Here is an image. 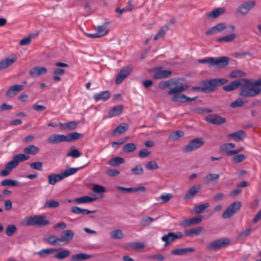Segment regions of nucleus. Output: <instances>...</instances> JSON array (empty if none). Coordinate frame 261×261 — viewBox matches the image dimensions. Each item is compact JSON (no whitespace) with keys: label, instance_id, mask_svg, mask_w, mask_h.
Here are the masks:
<instances>
[{"label":"nucleus","instance_id":"obj_40","mask_svg":"<svg viewBox=\"0 0 261 261\" xmlns=\"http://www.w3.org/2000/svg\"><path fill=\"white\" fill-rule=\"evenodd\" d=\"M38 34H30L28 37L22 39L19 42L20 45H27L29 44L31 40L37 37Z\"/></svg>","mask_w":261,"mask_h":261},{"label":"nucleus","instance_id":"obj_39","mask_svg":"<svg viewBox=\"0 0 261 261\" xmlns=\"http://www.w3.org/2000/svg\"><path fill=\"white\" fill-rule=\"evenodd\" d=\"M236 37V34H228L227 35L220 37L217 39V41L219 42H230L232 41Z\"/></svg>","mask_w":261,"mask_h":261},{"label":"nucleus","instance_id":"obj_61","mask_svg":"<svg viewBox=\"0 0 261 261\" xmlns=\"http://www.w3.org/2000/svg\"><path fill=\"white\" fill-rule=\"evenodd\" d=\"M128 247L131 249H142L144 247V245L142 243L134 242L128 245Z\"/></svg>","mask_w":261,"mask_h":261},{"label":"nucleus","instance_id":"obj_56","mask_svg":"<svg viewBox=\"0 0 261 261\" xmlns=\"http://www.w3.org/2000/svg\"><path fill=\"white\" fill-rule=\"evenodd\" d=\"M45 241L51 245H55L59 241H61L60 238H58L55 236H50L48 238L45 239Z\"/></svg>","mask_w":261,"mask_h":261},{"label":"nucleus","instance_id":"obj_42","mask_svg":"<svg viewBox=\"0 0 261 261\" xmlns=\"http://www.w3.org/2000/svg\"><path fill=\"white\" fill-rule=\"evenodd\" d=\"M82 136H83L82 134L79 133L77 132L69 133L67 136H66V142H72L77 140Z\"/></svg>","mask_w":261,"mask_h":261},{"label":"nucleus","instance_id":"obj_58","mask_svg":"<svg viewBox=\"0 0 261 261\" xmlns=\"http://www.w3.org/2000/svg\"><path fill=\"white\" fill-rule=\"evenodd\" d=\"M32 169H36L39 171H42L43 164L41 162H35L32 163L30 165Z\"/></svg>","mask_w":261,"mask_h":261},{"label":"nucleus","instance_id":"obj_8","mask_svg":"<svg viewBox=\"0 0 261 261\" xmlns=\"http://www.w3.org/2000/svg\"><path fill=\"white\" fill-rule=\"evenodd\" d=\"M225 31L228 33L235 31L234 26L233 25H227L225 23H219L210 28L205 33H218Z\"/></svg>","mask_w":261,"mask_h":261},{"label":"nucleus","instance_id":"obj_36","mask_svg":"<svg viewBox=\"0 0 261 261\" xmlns=\"http://www.w3.org/2000/svg\"><path fill=\"white\" fill-rule=\"evenodd\" d=\"M124 163V159L121 157L112 158L109 161V164L113 167H118Z\"/></svg>","mask_w":261,"mask_h":261},{"label":"nucleus","instance_id":"obj_34","mask_svg":"<svg viewBox=\"0 0 261 261\" xmlns=\"http://www.w3.org/2000/svg\"><path fill=\"white\" fill-rule=\"evenodd\" d=\"M30 158L29 155L19 153L13 156L12 161L17 166L19 162L25 161Z\"/></svg>","mask_w":261,"mask_h":261},{"label":"nucleus","instance_id":"obj_22","mask_svg":"<svg viewBox=\"0 0 261 261\" xmlns=\"http://www.w3.org/2000/svg\"><path fill=\"white\" fill-rule=\"evenodd\" d=\"M172 74L170 70H157L153 75L154 79H162L168 77Z\"/></svg>","mask_w":261,"mask_h":261},{"label":"nucleus","instance_id":"obj_15","mask_svg":"<svg viewBox=\"0 0 261 261\" xmlns=\"http://www.w3.org/2000/svg\"><path fill=\"white\" fill-rule=\"evenodd\" d=\"M202 218V216L200 215L191 219H186L180 223V225L184 227H186L193 224H199L201 222Z\"/></svg>","mask_w":261,"mask_h":261},{"label":"nucleus","instance_id":"obj_25","mask_svg":"<svg viewBox=\"0 0 261 261\" xmlns=\"http://www.w3.org/2000/svg\"><path fill=\"white\" fill-rule=\"evenodd\" d=\"M225 12V9L223 7L218 8L215 9L214 11L210 12L206 14V17L208 19H216L220 15Z\"/></svg>","mask_w":261,"mask_h":261},{"label":"nucleus","instance_id":"obj_59","mask_svg":"<svg viewBox=\"0 0 261 261\" xmlns=\"http://www.w3.org/2000/svg\"><path fill=\"white\" fill-rule=\"evenodd\" d=\"M132 172L135 175H141L143 173V169L141 165H138L132 169Z\"/></svg>","mask_w":261,"mask_h":261},{"label":"nucleus","instance_id":"obj_20","mask_svg":"<svg viewBox=\"0 0 261 261\" xmlns=\"http://www.w3.org/2000/svg\"><path fill=\"white\" fill-rule=\"evenodd\" d=\"M93 99L96 101L102 100L107 101L110 97V93L109 91H101L93 95Z\"/></svg>","mask_w":261,"mask_h":261},{"label":"nucleus","instance_id":"obj_9","mask_svg":"<svg viewBox=\"0 0 261 261\" xmlns=\"http://www.w3.org/2000/svg\"><path fill=\"white\" fill-rule=\"evenodd\" d=\"M199 85L202 86L203 92L208 93L217 90L214 79L209 80H202L199 83Z\"/></svg>","mask_w":261,"mask_h":261},{"label":"nucleus","instance_id":"obj_43","mask_svg":"<svg viewBox=\"0 0 261 261\" xmlns=\"http://www.w3.org/2000/svg\"><path fill=\"white\" fill-rule=\"evenodd\" d=\"M77 123V122L73 121L65 123H60V125L63 129L67 128L69 130H72L76 128Z\"/></svg>","mask_w":261,"mask_h":261},{"label":"nucleus","instance_id":"obj_5","mask_svg":"<svg viewBox=\"0 0 261 261\" xmlns=\"http://www.w3.org/2000/svg\"><path fill=\"white\" fill-rule=\"evenodd\" d=\"M230 243V240L227 238H222L211 242L206 246L208 250L217 251L227 247Z\"/></svg>","mask_w":261,"mask_h":261},{"label":"nucleus","instance_id":"obj_50","mask_svg":"<svg viewBox=\"0 0 261 261\" xmlns=\"http://www.w3.org/2000/svg\"><path fill=\"white\" fill-rule=\"evenodd\" d=\"M70 255V252L68 250H65L61 251L55 255V257L59 259H63Z\"/></svg>","mask_w":261,"mask_h":261},{"label":"nucleus","instance_id":"obj_47","mask_svg":"<svg viewBox=\"0 0 261 261\" xmlns=\"http://www.w3.org/2000/svg\"><path fill=\"white\" fill-rule=\"evenodd\" d=\"M58 251V249H54V248H46L44 249L41 250H40L39 252L35 253V254H37L39 255L40 256L43 257L44 256L45 254H50L53 252H57Z\"/></svg>","mask_w":261,"mask_h":261},{"label":"nucleus","instance_id":"obj_31","mask_svg":"<svg viewBox=\"0 0 261 261\" xmlns=\"http://www.w3.org/2000/svg\"><path fill=\"white\" fill-rule=\"evenodd\" d=\"M87 164L84 165L82 167L77 168H69L65 170L64 172H62L61 174L63 178H66L69 176L75 174L78 170L84 168L87 166Z\"/></svg>","mask_w":261,"mask_h":261},{"label":"nucleus","instance_id":"obj_2","mask_svg":"<svg viewBox=\"0 0 261 261\" xmlns=\"http://www.w3.org/2000/svg\"><path fill=\"white\" fill-rule=\"evenodd\" d=\"M240 95L243 97H252L261 93V78L257 81L241 79Z\"/></svg>","mask_w":261,"mask_h":261},{"label":"nucleus","instance_id":"obj_23","mask_svg":"<svg viewBox=\"0 0 261 261\" xmlns=\"http://www.w3.org/2000/svg\"><path fill=\"white\" fill-rule=\"evenodd\" d=\"M128 129V125L126 123H122L118 125L116 128L113 130L112 134L114 136L120 135L127 131Z\"/></svg>","mask_w":261,"mask_h":261},{"label":"nucleus","instance_id":"obj_24","mask_svg":"<svg viewBox=\"0 0 261 261\" xmlns=\"http://www.w3.org/2000/svg\"><path fill=\"white\" fill-rule=\"evenodd\" d=\"M195 251V249L193 247L178 248L172 250L171 253L174 255H183L186 254L188 252H193Z\"/></svg>","mask_w":261,"mask_h":261},{"label":"nucleus","instance_id":"obj_37","mask_svg":"<svg viewBox=\"0 0 261 261\" xmlns=\"http://www.w3.org/2000/svg\"><path fill=\"white\" fill-rule=\"evenodd\" d=\"M210 206L208 203H204L200 205H195L193 211L196 214H200Z\"/></svg>","mask_w":261,"mask_h":261},{"label":"nucleus","instance_id":"obj_27","mask_svg":"<svg viewBox=\"0 0 261 261\" xmlns=\"http://www.w3.org/2000/svg\"><path fill=\"white\" fill-rule=\"evenodd\" d=\"M16 167V165L12 161L8 162L5 169L0 172V175L2 176H6L8 175L12 170V169Z\"/></svg>","mask_w":261,"mask_h":261},{"label":"nucleus","instance_id":"obj_55","mask_svg":"<svg viewBox=\"0 0 261 261\" xmlns=\"http://www.w3.org/2000/svg\"><path fill=\"white\" fill-rule=\"evenodd\" d=\"M162 240L165 242L164 247L168 246L171 242H173L175 240L173 237H168L167 234H165L162 237Z\"/></svg>","mask_w":261,"mask_h":261},{"label":"nucleus","instance_id":"obj_19","mask_svg":"<svg viewBox=\"0 0 261 261\" xmlns=\"http://www.w3.org/2000/svg\"><path fill=\"white\" fill-rule=\"evenodd\" d=\"M241 85V79L230 82L229 84L224 86L222 89L226 92H230L237 89Z\"/></svg>","mask_w":261,"mask_h":261},{"label":"nucleus","instance_id":"obj_3","mask_svg":"<svg viewBox=\"0 0 261 261\" xmlns=\"http://www.w3.org/2000/svg\"><path fill=\"white\" fill-rule=\"evenodd\" d=\"M229 60L228 57L222 56L219 58L208 57L203 59H199L198 61L200 63H208L211 66L222 68L228 64Z\"/></svg>","mask_w":261,"mask_h":261},{"label":"nucleus","instance_id":"obj_10","mask_svg":"<svg viewBox=\"0 0 261 261\" xmlns=\"http://www.w3.org/2000/svg\"><path fill=\"white\" fill-rule=\"evenodd\" d=\"M205 120L207 122L215 125H221L226 121L224 117H222L218 114L209 115L205 117Z\"/></svg>","mask_w":261,"mask_h":261},{"label":"nucleus","instance_id":"obj_44","mask_svg":"<svg viewBox=\"0 0 261 261\" xmlns=\"http://www.w3.org/2000/svg\"><path fill=\"white\" fill-rule=\"evenodd\" d=\"M246 72L241 70H235L232 71L229 74V77L230 78H238L246 76Z\"/></svg>","mask_w":261,"mask_h":261},{"label":"nucleus","instance_id":"obj_33","mask_svg":"<svg viewBox=\"0 0 261 261\" xmlns=\"http://www.w3.org/2000/svg\"><path fill=\"white\" fill-rule=\"evenodd\" d=\"M96 199V198H93L88 196H86L74 199V202H75L77 204L87 203L93 202L95 201Z\"/></svg>","mask_w":261,"mask_h":261},{"label":"nucleus","instance_id":"obj_53","mask_svg":"<svg viewBox=\"0 0 261 261\" xmlns=\"http://www.w3.org/2000/svg\"><path fill=\"white\" fill-rule=\"evenodd\" d=\"M59 202L56 200H50L45 202L44 207L47 208H56L59 206Z\"/></svg>","mask_w":261,"mask_h":261},{"label":"nucleus","instance_id":"obj_29","mask_svg":"<svg viewBox=\"0 0 261 261\" xmlns=\"http://www.w3.org/2000/svg\"><path fill=\"white\" fill-rule=\"evenodd\" d=\"M123 109V106L121 105H119L112 108L109 112V117H113L119 116L122 113Z\"/></svg>","mask_w":261,"mask_h":261},{"label":"nucleus","instance_id":"obj_52","mask_svg":"<svg viewBox=\"0 0 261 261\" xmlns=\"http://www.w3.org/2000/svg\"><path fill=\"white\" fill-rule=\"evenodd\" d=\"M136 146L134 143H129L124 145L123 150L125 152H130L135 150Z\"/></svg>","mask_w":261,"mask_h":261},{"label":"nucleus","instance_id":"obj_14","mask_svg":"<svg viewBox=\"0 0 261 261\" xmlns=\"http://www.w3.org/2000/svg\"><path fill=\"white\" fill-rule=\"evenodd\" d=\"M66 137L64 135L53 134L47 138V142L49 143L56 144L62 142H66Z\"/></svg>","mask_w":261,"mask_h":261},{"label":"nucleus","instance_id":"obj_16","mask_svg":"<svg viewBox=\"0 0 261 261\" xmlns=\"http://www.w3.org/2000/svg\"><path fill=\"white\" fill-rule=\"evenodd\" d=\"M17 57L12 55L11 57H8L0 61V70L7 68L16 61Z\"/></svg>","mask_w":261,"mask_h":261},{"label":"nucleus","instance_id":"obj_54","mask_svg":"<svg viewBox=\"0 0 261 261\" xmlns=\"http://www.w3.org/2000/svg\"><path fill=\"white\" fill-rule=\"evenodd\" d=\"M252 229L248 228L244 231H241L237 237V239L241 240L247 237L251 233Z\"/></svg>","mask_w":261,"mask_h":261},{"label":"nucleus","instance_id":"obj_17","mask_svg":"<svg viewBox=\"0 0 261 261\" xmlns=\"http://www.w3.org/2000/svg\"><path fill=\"white\" fill-rule=\"evenodd\" d=\"M74 232L70 229L65 230L62 232L61 235V242H64L65 243H69L73 238Z\"/></svg>","mask_w":261,"mask_h":261},{"label":"nucleus","instance_id":"obj_12","mask_svg":"<svg viewBox=\"0 0 261 261\" xmlns=\"http://www.w3.org/2000/svg\"><path fill=\"white\" fill-rule=\"evenodd\" d=\"M201 189L200 185H194L191 187L188 192L184 196V199L188 200L194 198L196 194L199 192Z\"/></svg>","mask_w":261,"mask_h":261},{"label":"nucleus","instance_id":"obj_11","mask_svg":"<svg viewBox=\"0 0 261 261\" xmlns=\"http://www.w3.org/2000/svg\"><path fill=\"white\" fill-rule=\"evenodd\" d=\"M255 5V2L254 1L246 2L238 7L237 12L241 14L245 15L247 14Z\"/></svg>","mask_w":261,"mask_h":261},{"label":"nucleus","instance_id":"obj_46","mask_svg":"<svg viewBox=\"0 0 261 261\" xmlns=\"http://www.w3.org/2000/svg\"><path fill=\"white\" fill-rule=\"evenodd\" d=\"M17 231V228L14 224L8 225L6 229L5 233L8 237L12 236Z\"/></svg>","mask_w":261,"mask_h":261},{"label":"nucleus","instance_id":"obj_51","mask_svg":"<svg viewBox=\"0 0 261 261\" xmlns=\"http://www.w3.org/2000/svg\"><path fill=\"white\" fill-rule=\"evenodd\" d=\"M159 166L154 160L148 162L145 165V168L147 170H153L159 168Z\"/></svg>","mask_w":261,"mask_h":261},{"label":"nucleus","instance_id":"obj_57","mask_svg":"<svg viewBox=\"0 0 261 261\" xmlns=\"http://www.w3.org/2000/svg\"><path fill=\"white\" fill-rule=\"evenodd\" d=\"M244 105V101H243L241 98H238L234 101L230 103V107L232 108H236L238 107H241Z\"/></svg>","mask_w":261,"mask_h":261},{"label":"nucleus","instance_id":"obj_62","mask_svg":"<svg viewBox=\"0 0 261 261\" xmlns=\"http://www.w3.org/2000/svg\"><path fill=\"white\" fill-rule=\"evenodd\" d=\"M205 178L207 182H210L218 179L219 178V175L216 173H210L206 175Z\"/></svg>","mask_w":261,"mask_h":261},{"label":"nucleus","instance_id":"obj_4","mask_svg":"<svg viewBox=\"0 0 261 261\" xmlns=\"http://www.w3.org/2000/svg\"><path fill=\"white\" fill-rule=\"evenodd\" d=\"M45 216H35L26 218V225L44 226L49 224V221L46 220Z\"/></svg>","mask_w":261,"mask_h":261},{"label":"nucleus","instance_id":"obj_13","mask_svg":"<svg viewBox=\"0 0 261 261\" xmlns=\"http://www.w3.org/2000/svg\"><path fill=\"white\" fill-rule=\"evenodd\" d=\"M47 69L46 67L36 66L32 68L30 71V75L33 77L39 76L47 73Z\"/></svg>","mask_w":261,"mask_h":261},{"label":"nucleus","instance_id":"obj_41","mask_svg":"<svg viewBox=\"0 0 261 261\" xmlns=\"http://www.w3.org/2000/svg\"><path fill=\"white\" fill-rule=\"evenodd\" d=\"M202 231H205L203 227L199 226L195 228H193L188 230H187L186 234L187 236H190L193 234L199 235Z\"/></svg>","mask_w":261,"mask_h":261},{"label":"nucleus","instance_id":"obj_49","mask_svg":"<svg viewBox=\"0 0 261 261\" xmlns=\"http://www.w3.org/2000/svg\"><path fill=\"white\" fill-rule=\"evenodd\" d=\"M247 157L246 155L243 154H237L232 158L231 161L233 163H239L245 160Z\"/></svg>","mask_w":261,"mask_h":261},{"label":"nucleus","instance_id":"obj_45","mask_svg":"<svg viewBox=\"0 0 261 261\" xmlns=\"http://www.w3.org/2000/svg\"><path fill=\"white\" fill-rule=\"evenodd\" d=\"M18 181L17 180H12L11 179H4L1 181V185L2 186H12V187H16L18 185Z\"/></svg>","mask_w":261,"mask_h":261},{"label":"nucleus","instance_id":"obj_26","mask_svg":"<svg viewBox=\"0 0 261 261\" xmlns=\"http://www.w3.org/2000/svg\"><path fill=\"white\" fill-rule=\"evenodd\" d=\"M96 211V210L90 211L87 209L82 208L76 206H73L71 208V212L75 214L87 215L95 213Z\"/></svg>","mask_w":261,"mask_h":261},{"label":"nucleus","instance_id":"obj_60","mask_svg":"<svg viewBox=\"0 0 261 261\" xmlns=\"http://www.w3.org/2000/svg\"><path fill=\"white\" fill-rule=\"evenodd\" d=\"M81 155V153L76 149H71L70 152L67 154V156H72L73 158H79Z\"/></svg>","mask_w":261,"mask_h":261},{"label":"nucleus","instance_id":"obj_1","mask_svg":"<svg viewBox=\"0 0 261 261\" xmlns=\"http://www.w3.org/2000/svg\"><path fill=\"white\" fill-rule=\"evenodd\" d=\"M183 81L182 79H171L166 81H161L159 84V88L160 89H165L170 86H175L174 87L171 88L168 91V94L169 95H173L171 100L173 102H188L194 100L197 97H189L187 96L181 92L187 89L189 86L180 83L179 81Z\"/></svg>","mask_w":261,"mask_h":261},{"label":"nucleus","instance_id":"obj_32","mask_svg":"<svg viewBox=\"0 0 261 261\" xmlns=\"http://www.w3.org/2000/svg\"><path fill=\"white\" fill-rule=\"evenodd\" d=\"M40 149L34 145H30L23 149V152L25 154L35 155L37 154Z\"/></svg>","mask_w":261,"mask_h":261},{"label":"nucleus","instance_id":"obj_63","mask_svg":"<svg viewBox=\"0 0 261 261\" xmlns=\"http://www.w3.org/2000/svg\"><path fill=\"white\" fill-rule=\"evenodd\" d=\"M93 191L97 193H104L106 192V188L101 185H95L93 187Z\"/></svg>","mask_w":261,"mask_h":261},{"label":"nucleus","instance_id":"obj_21","mask_svg":"<svg viewBox=\"0 0 261 261\" xmlns=\"http://www.w3.org/2000/svg\"><path fill=\"white\" fill-rule=\"evenodd\" d=\"M227 137L228 138H233L236 142H240L245 138L246 135L244 131L240 130L233 133L229 134Z\"/></svg>","mask_w":261,"mask_h":261},{"label":"nucleus","instance_id":"obj_18","mask_svg":"<svg viewBox=\"0 0 261 261\" xmlns=\"http://www.w3.org/2000/svg\"><path fill=\"white\" fill-rule=\"evenodd\" d=\"M23 86L21 85H15L11 87L7 91L6 95L8 97H12L18 92L22 91Z\"/></svg>","mask_w":261,"mask_h":261},{"label":"nucleus","instance_id":"obj_35","mask_svg":"<svg viewBox=\"0 0 261 261\" xmlns=\"http://www.w3.org/2000/svg\"><path fill=\"white\" fill-rule=\"evenodd\" d=\"M184 135L182 130H177L171 133L168 137V140L171 141H176Z\"/></svg>","mask_w":261,"mask_h":261},{"label":"nucleus","instance_id":"obj_64","mask_svg":"<svg viewBox=\"0 0 261 261\" xmlns=\"http://www.w3.org/2000/svg\"><path fill=\"white\" fill-rule=\"evenodd\" d=\"M173 197V195L171 193L162 194L160 197L159 199L162 200L163 203L167 202L171 198Z\"/></svg>","mask_w":261,"mask_h":261},{"label":"nucleus","instance_id":"obj_38","mask_svg":"<svg viewBox=\"0 0 261 261\" xmlns=\"http://www.w3.org/2000/svg\"><path fill=\"white\" fill-rule=\"evenodd\" d=\"M158 218H153L149 216L144 217L140 220V225L145 227L150 225L154 220H156Z\"/></svg>","mask_w":261,"mask_h":261},{"label":"nucleus","instance_id":"obj_7","mask_svg":"<svg viewBox=\"0 0 261 261\" xmlns=\"http://www.w3.org/2000/svg\"><path fill=\"white\" fill-rule=\"evenodd\" d=\"M241 202L238 201H235L231 204L224 212L222 217L224 219L230 218L237 213L241 207Z\"/></svg>","mask_w":261,"mask_h":261},{"label":"nucleus","instance_id":"obj_28","mask_svg":"<svg viewBox=\"0 0 261 261\" xmlns=\"http://www.w3.org/2000/svg\"><path fill=\"white\" fill-rule=\"evenodd\" d=\"M48 184L51 185H55L57 182L64 179L61 173L51 174L48 176Z\"/></svg>","mask_w":261,"mask_h":261},{"label":"nucleus","instance_id":"obj_30","mask_svg":"<svg viewBox=\"0 0 261 261\" xmlns=\"http://www.w3.org/2000/svg\"><path fill=\"white\" fill-rule=\"evenodd\" d=\"M92 257V255L84 253H80L72 255L71 256V261H83Z\"/></svg>","mask_w":261,"mask_h":261},{"label":"nucleus","instance_id":"obj_48","mask_svg":"<svg viewBox=\"0 0 261 261\" xmlns=\"http://www.w3.org/2000/svg\"><path fill=\"white\" fill-rule=\"evenodd\" d=\"M111 238L113 239H120L123 238V234L120 229L113 231L110 233Z\"/></svg>","mask_w":261,"mask_h":261},{"label":"nucleus","instance_id":"obj_6","mask_svg":"<svg viewBox=\"0 0 261 261\" xmlns=\"http://www.w3.org/2000/svg\"><path fill=\"white\" fill-rule=\"evenodd\" d=\"M204 143V139L201 137H198L191 140L189 144L185 146L183 149L182 151L184 153L191 152L195 150L201 146Z\"/></svg>","mask_w":261,"mask_h":261}]
</instances>
